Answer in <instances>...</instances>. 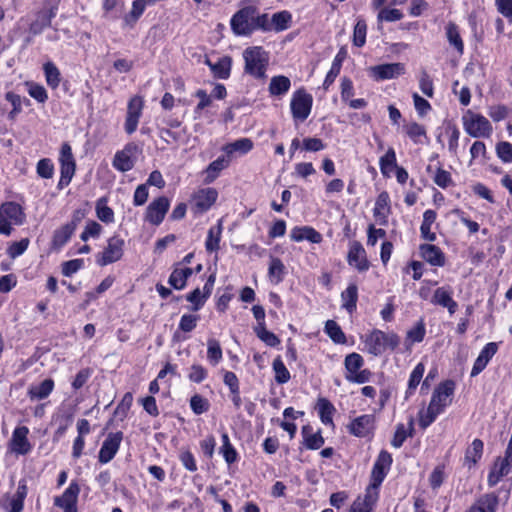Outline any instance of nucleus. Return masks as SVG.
I'll use <instances>...</instances> for the list:
<instances>
[{
  "label": "nucleus",
  "mask_w": 512,
  "mask_h": 512,
  "mask_svg": "<svg viewBox=\"0 0 512 512\" xmlns=\"http://www.w3.org/2000/svg\"><path fill=\"white\" fill-rule=\"evenodd\" d=\"M27 493L28 488L26 482L24 480L19 481L16 493L10 501V509L8 512H22Z\"/></svg>",
  "instance_id": "c85d7f7f"
},
{
  "label": "nucleus",
  "mask_w": 512,
  "mask_h": 512,
  "mask_svg": "<svg viewBox=\"0 0 512 512\" xmlns=\"http://www.w3.org/2000/svg\"><path fill=\"white\" fill-rule=\"evenodd\" d=\"M186 300L193 304L191 308L192 311H198L201 309L207 299L204 298L201 290L196 288L186 296Z\"/></svg>",
  "instance_id": "69168bd1"
},
{
  "label": "nucleus",
  "mask_w": 512,
  "mask_h": 512,
  "mask_svg": "<svg viewBox=\"0 0 512 512\" xmlns=\"http://www.w3.org/2000/svg\"><path fill=\"white\" fill-rule=\"evenodd\" d=\"M43 70L47 84L53 89L57 88L61 80L59 69L52 62H47L44 64Z\"/></svg>",
  "instance_id": "c03bdc74"
},
{
  "label": "nucleus",
  "mask_w": 512,
  "mask_h": 512,
  "mask_svg": "<svg viewBox=\"0 0 512 512\" xmlns=\"http://www.w3.org/2000/svg\"><path fill=\"white\" fill-rule=\"evenodd\" d=\"M313 98L304 89L297 90L291 99V112L295 120L304 121L311 112Z\"/></svg>",
  "instance_id": "39448f33"
},
{
  "label": "nucleus",
  "mask_w": 512,
  "mask_h": 512,
  "mask_svg": "<svg viewBox=\"0 0 512 512\" xmlns=\"http://www.w3.org/2000/svg\"><path fill=\"white\" fill-rule=\"evenodd\" d=\"M255 332L259 339L270 347H275L280 343V339L274 333L268 331L264 323H259V326L255 328Z\"/></svg>",
  "instance_id": "09e8293b"
},
{
  "label": "nucleus",
  "mask_w": 512,
  "mask_h": 512,
  "mask_svg": "<svg viewBox=\"0 0 512 512\" xmlns=\"http://www.w3.org/2000/svg\"><path fill=\"white\" fill-rule=\"evenodd\" d=\"M400 343L399 337L394 333H385L374 330L365 340V345L370 354L381 355L387 348L394 350Z\"/></svg>",
  "instance_id": "f03ea898"
},
{
  "label": "nucleus",
  "mask_w": 512,
  "mask_h": 512,
  "mask_svg": "<svg viewBox=\"0 0 512 512\" xmlns=\"http://www.w3.org/2000/svg\"><path fill=\"white\" fill-rule=\"evenodd\" d=\"M245 72L257 79L265 78L269 62L268 53L260 46L248 47L243 51Z\"/></svg>",
  "instance_id": "f257e3e1"
},
{
  "label": "nucleus",
  "mask_w": 512,
  "mask_h": 512,
  "mask_svg": "<svg viewBox=\"0 0 512 512\" xmlns=\"http://www.w3.org/2000/svg\"><path fill=\"white\" fill-rule=\"evenodd\" d=\"M122 432L110 433L104 440L102 447L99 451V462L108 463L111 461L117 453L120 443L122 441Z\"/></svg>",
  "instance_id": "4468645a"
},
{
  "label": "nucleus",
  "mask_w": 512,
  "mask_h": 512,
  "mask_svg": "<svg viewBox=\"0 0 512 512\" xmlns=\"http://www.w3.org/2000/svg\"><path fill=\"white\" fill-rule=\"evenodd\" d=\"M433 181L437 186L445 189L452 184L451 174L442 168H438L434 174Z\"/></svg>",
  "instance_id": "680f3d73"
},
{
  "label": "nucleus",
  "mask_w": 512,
  "mask_h": 512,
  "mask_svg": "<svg viewBox=\"0 0 512 512\" xmlns=\"http://www.w3.org/2000/svg\"><path fill=\"white\" fill-rule=\"evenodd\" d=\"M345 58H346V50L344 48H341L339 50V52L337 53L332 65H331V68H330L329 72L327 73L326 78L323 82V88L325 90H327L330 87V85L335 81L336 77L339 75L341 66H342V62L344 61Z\"/></svg>",
  "instance_id": "393cba45"
},
{
  "label": "nucleus",
  "mask_w": 512,
  "mask_h": 512,
  "mask_svg": "<svg viewBox=\"0 0 512 512\" xmlns=\"http://www.w3.org/2000/svg\"><path fill=\"white\" fill-rule=\"evenodd\" d=\"M124 240L118 236H113L108 240L107 247L97 259L100 266H106L120 260L123 256Z\"/></svg>",
  "instance_id": "6e6552de"
},
{
  "label": "nucleus",
  "mask_w": 512,
  "mask_h": 512,
  "mask_svg": "<svg viewBox=\"0 0 512 512\" xmlns=\"http://www.w3.org/2000/svg\"><path fill=\"white\" fill-rule=\"evenodd\" d=\"M54 173V166L50 159L43 158L37 164V174L44 178L50 179Z\"/></svg>",
  "instance_id": "052dcab7"
},
{
  "label": "nucleus",
  "mask_w": 512,
  "mask_h": 512,
  "mask_svg": "<svg viewBox=\"0 0 512 512\" xmlns=\"http://www.w3.org/2000/svg\"><path fill=\"white\" fill-rule=\"evenodd\" d=\"M325 332L333 342L337 344L346 343V336L336 321L327 320L325 323Z\"/></svg>",
  "instance_id": "a19ab883"
},
{
  "label": "nucleus",
  "mask_w": 512,
  "mask_h": 512,
  "mask_svg": "<svg viewBox=\"0 0 512 512\" xmlns=\"http://www.w3.org/2000/svg\"><path fill=\"white\" fill-rule=\"evenodd\" d=\"M319 410V416L324 424H332V415L335 412V408L332 403L326 398H319L317 402Z\"/></svg>",
  "instance_id": "79ce46f5"
},
{
  "label": "nucleus",
  "mask_w": 512,
  "mask_h": 512,
  "mask_svg": "<svg viewBox=\"0 0 512 512\" xmlns=\"http://www.w3.org/2000/svg\"><path fill=\"white\" fill-rule=\"evenodd\" d=\"M291 86V81L288 77L279 75L272 77L269 84V92L273 96H280L285 94Z\"/></svg>",
  "instance_id": "f704fd0d"
},
{
  "label": "nucleus",
  "mask_w": 512,
  "mask_h": 512,
  "mask_svg": "<svg viewBox=\"0 0 512 512\" xmlns=\"http://www.w3.org/2000/svg\"><path fill=\"white\" fill-rule=\"evenodd\" d=\"M375 429V416L365 414L355 418L349 425V432L360 438L368 437Z\"/></svg>",
  "instance_id": "f8f14e48"
},
{
  "label": "nucleus",
  "mask_w": 512,
  "mask_h": 512,
  "mask_svg": "<svg viewBox=\"0 0 512 512\" xmlns=\"http://www.w3.org/2000/svg\"><path fill=\"white\" fill-rule=\"evenodd\" d=\"M367 24L364 19H358L353 31V44L362 47L366 42Z\"/></svg>",
  "instance_id": "8fccbe9b"
},
{
  "label": "nucleus",
  "mask_w": 512,
  "mask_h": 512,
  "mask_svg": "<svg viewBox=\"0 0 512 512\" xmlns=\"http://www.w3.org/2000/svg\"><path fill=\"white\" fill-rule=\"evenodd\" d=\"M143 99L140 96H134L130 99L127 107V115L125 121V131L132 134L136 131L139 119L142 114Z\"/></svg>",
  "instance_id": "ddd939ff"
},
{
  "label": "nucleus",
  "mask_w": 512,
  "mask_h": 512,
  "mask_svg": "<svg viewBox=\"0 0 512 512\" xmlns=\"http://www.w3.org/2000/svg\"><path fill=\"white\" fill-rule=\"evenodd\" d=\"M257 9L246 6L237 11L231 19V28L236 35H248L253 31V20Z\"/></svg>",
  "instance_id": "20e7f679"
},
{
  "label": "nucleus",
  "mask_w": 512,
  "mask_h": 512,
  "mask_svg": "<svg viewBox=\"0 0 512 512\" xmlns=\"http://www.w3.org/2000/svg\"><path fill=\"white\" fill-rule=\"evenodd\" d=\"M440 413L437 412V410L435 409H431V407L428 406L427 410L426 411H420L419 412V425L422 429H426L429 425H431L434 420L436 419V417L439 415Z\"/></svg>",
  "instance_id": "e2e57ef3"
},
{
  "label": "nucleus",
  "mask_w": 512,
  "mask_h": 512,
  "mask_svg": "<svg viewBox=\"0 0 512 512\" xmlns=\"http://www.w3.org/2000/svg\"><path fill=\"white\" fill-rule=\"evenodd\" d=\"M96 214L104 223H111L114 221V212L109 206H107V199L105 197L100 198L96 202Z\"/></svg>",
  "instance_id": "49530a36"
},
{
  "label": "nucleus",
  "mask_w": 512,
  "mask_h": 512,
  "mask_svg": "<svg viewBox=\"0 0 512 512\" xmlns=\"http://www.w3.org/2000/svg\"><path fill=\"white\" fill-rule=\"evenodd\" d=\"M478 501L487 512H495L499 503L498 496L495 493H488L481 496Z\"/></svg>",
  "instance_id": "0e129e2a"
},
{
  "label": "nucleus",
  "mask_w": 512,
  "mask_h": 512,
  "mask_svg": "<svg viewBox=\"0 0 512 512\" xmlns=\"http://www.w3.org/2000/svg\"><path fill=\"white\" fill-rule=\"evenodd\" d=\"M391 464H392L391 454L385 450H382L379 453L377 460L373 466V469L371 472V483H374L376 485H381Z\"/></svg>",
  "instance_id": "2eb2a0df"
},
{
  "label": "nucleus",
  "mask_w": 512,
  "mask_h": 512,
  "mask_svg": "<svg viewBox=\"0 0 512 512\" xmlns=\"http://www.w3.org/2000/svg\"><path fill=\"white\" fill-rule=\"evenodd\" d=\"M512 468V459L508 458V455L505 454V457L496 458L492 469L488 475V485L490 487L495 486L502 477L506 476Z\"/></svg>",
  "instance_id": "dca6fc26"
},
{
  "label": "nucleus",
  "mask_w": 512,
  "mask_h": 512,
  "mask_svg": "<svg viewBox=\"0 0 512 512\" xmlns=\"http://www.w3.org/2000/svg\"><path fill=\"white\" fill-rule=\"evenodd\" d=\"M113 166L121 172H127L133 168L134 162L131 159L128 147L115 154Z\"/></svg>",
  "instance_id": "4c0bfd02"
},
{
  "label": "nucleus",
  "mask_w": 512,
  "mask_h": 512,
  "mask_svg": "<svg viewBox=\"0 0 512 512\" xmlns=\"http://www.w3.org/2000/svg\"><path fill=\"white\" fill-rule=\"evenodd\" d=\"M84 264L83 259H73L62 263V274L64 276L70 277L78 270L82 268Z\"/></svg>",
  "instance_id": "774afa93"
},
{
  "label": "nucleus",
  "mask_w": 512,
  "mask_h": 512,
  "mask_svg": "<svg viewBox=\"0 0 512 512\" xmlns=\"http://www.w3.org/2000/svg\"><path fill=\"white\" fill-rule=\"evenodd\" d=\"M348 262L354 265L359 271H366L369 268V262L366 258V252L361 243L355 241L352 243L348 252Z\"/></svg>",
  "instance_id": "aec40b11"
},
{
  "label": "nucleus",
  "mask_w": 512,
  "mask_h": 512,
  "mask_svg": "<svg viewBox=\"0 0 512 512\" xmlns=\"http://www.w3.org/2000/svg\"><path fill=\"white\" fill-rule=\"evenodd\" d=\"M28 244H29V240L27 238H24V239H21L20 241L18 242H13L8 250H7V253L8 255L14 259L20 255H22L25 250L27 249L28 247Z\"/></svg>",
  "instance_id": "338daca9"
},
{
  "label": "nucleus",
  "mask_w": 512,
  "mask_h": 512,
  "mask_svg": "<svg viewBox=\"0 0 512 512\" xmlns=\"http://www.w3.org/2000/svg\"><path fill=\"white\" fill-rule=\"evenodd\" d=\"M230 160L228 156H220L213 162H211L206 168V183L213 182L219 175V173L229 166Z\"/></svg>",
  "instance_id": "a878e982"
},
{
  "label": "nucleus",
  "mask_w": 512,
  "mask_h": 512,
  "mask_svg": "<svg viewBox=\"0 0 512 512\" xmlns=\"http://www.w3.org/2000/svg\"><path fill=\"white\" fill-rule=\"evenodd\" d=\"M403 17V14L400 10L398 9H388V8H383L380 10V12L378 13V21L382 22V21H386V22H394V21H398V20H401Z\"/></svg>",
  "instance_id": "bf43d9fd"
},
{
  "label": "nucleus",
  "mask_w": 512,
  "mask_h": 512,
  "mask_svg": "<svg viewBox=\"0 0 512 512\" xmlns=\"http://www.w3.org/2000/svg\"><path fill=\"white\" fill-rule=\"evenodd\" d=\"M455 383L452 380H446L440 383L434 390L429 407L441 413L451 403V396L454 393Z\"/></svg>",
  "instance_id": "423d86ee"
},
{
  "label": "nucleus",
  "mask_w": 512,
  "mask_h": 512,
  "mask_svg": "<svg viewBox=\"0 0 512 512\" xmlns=\"http://www.w3.org/2000/svg\"><path fill=\"white\" fill-rule=\"evenodd\" d=\"M59 160L61 164V178L59 181V185H67L71 181L76 168L75 160L72 154V149L68 143H64L62 145Z\"/></svg>",
  "instance_id": "1a4fd4ad"
},
{
  "label": "nucleus",
  "mask_w": 512,
  "mask_h": 512,
  "mask_svg": "<svg viewBox=\"0 0 512 512\" xmlns=\"http://www.w3.org/2000/svg\"><path fill=\"white\" fill-rule=\"evenodd\" d=\"M74 230L72 225H63L59 229L54 231L52 238V249L60 250L71 238Z\"/></svg>",
  "instance_id": "cd10ccee"
},
{
  "label": "nucleus",
  "mask_w": 512,
  "mask_h": 512,
  "mask_svg": "<svg viewBox=\"0 0 512 512\" xmlns=\"http://www.w3.org/2000/svg\"><path fill=\"white\" fill-rule=\"evenodd\" d=\"M80 487L76 482H71L69 487L61 496L55 497L54 505L63 509L64 512H77V499Z\"/></svg>",
  "instance_id": "9b49d317"
},
{
  "label": "nucleus",
  "mask_w": 512,
  "mask_h": 512,
  "mask_svg": "<svg viewBox=\"0 0 512 512\" xmlns=\"http://www.w3.org/2000/svg\"><path fill=\"white\" fill-rule=\"evenodd\" d=\"M484 444L480 439H474L471 445L465 451V464L470 469L481 458L483 453Z\"/></svg>",
  "instance_id": "bb28decb"
},
{
  "label": "nucleus",
  "mask_w": 512,
  "mask_h": 512,
  "mask_svg": "<svg viewBox=\"0 0 512 512\" xmlns=\"http://www.w3.org/2000/svg\"><path fill=\"white\" fill-rule=\"evenodd\" d=\"M290 238L295 242L307 240L315 244H319L323 240L322 235L310 226L294 227L291 230Z\"/></svg>",
  "instance_id": "4be33fe9"
},
{
  "label": "nucleus",
  "mask_w": 512,
  "mask_h": 512,
  "mask_svg": "<svg viewBox=\"0 0 512 512\" xmlns=\"http://www.w3.org/2000/svg\"><path fill=\"white\" fill-rule=\"evenodd\" d=\"M190 406L195 414L201 415L208 411L210 404L206 398L199 394H195L190 399Z\"/></svg>",
  "instance_id": "864d4df0"
},
{
  "label": "nucleus",
  "mask_w": 512,
  "mask_h": 512,
  "mask_svg": "<svg viewBox=\"0 0 512 512\" xmlns=\"http://www.w3.org/2000/svg\"><path fill=\"white\" fill-rule=\"evenodd\" d=\"M363 363H364V361L360 354L355 353V352L348 354L345 357V361H344L345 368L348 372V375L354 374L358 370H360V368L363 366Z\"/></svg>",
  "instance_id": "603ef678"
},
{
  "label": "nucleus",
  "mask_w": 512,
  "mask_h": 512,
  "mask_svg": "<svg viewBox=\"0 0 512 512\" xmlns=\"http://www.w3.org/2000/svg\"><path fill=\"white\" fill-rule=\"evenodd\" d=\"M397 167L396 154L393 148H389L385 155L380 158V169L383 175H387L388 172Z\"/></svg>",
  "instance_id": "3c124183"
},
{
  "label": "nucleus",
  "mask_w": 512,
  "mask_h": 512,
  "mask_svg": "<svg viewBox=\"0 0 512 512\" xmlns=\"http://www.w3.org/2000/svg\"><path fill=\"white\" fill-rule=\"evenodd\" d=\"M421 257L432 266L445 265V255L442 250L432 244H422L419 247Z\"/></svg>",
  "instance_id": "412c9836"
},
{
  "label": "nucleus",
  "mask_w": 512,
  "mask_h": 512,
  "mask_svg": "<svg viewBox=\"0 0 512 512\" xmlns=\"http://www.w3.org/2000/svg\"><path fill=\"white\" fill-rule=\"evenodd\" d=\"M341 299L343 301V308L349 313H352L356 309L358 300V288L355 284H350L346 290L341 293Z\"/></svg>",
  "instance_id": "c9c22d12"
},
{
  "label": "nucleus",
  "mask_w": 512,
  "mask_h": 512,
  "mask_svg": "<svg viewBox=\"0 0 512 512\" xmlns=\"http://www.w3.org/2000/svg\"><path fill=\"white\" fill-rule=\"evenodd\" d=\"M436 220V212L434 210H426L423 214V221L420 227L421 236L428 241H435L436 235L431 232V225Z\"/></svg>",
  "instance_id": "473e14b6"
},
{
  "label": "nucleus",
  "mask_w": 512,
  "mask_h": 512,
  "mask_svg": "<svg viewBox=\"0 0 512 512\" xmlns=\"http://www.w3.org/2000/svg\"><path fill=\"white\" fill-rule=\"evenodd\" d=\"M192 273L193 270L191 268L174 269L168 282L173 288L181 290L186 286V282Z\"/></svg>",
  "instance_id": "72a5a7b5"
},
{
  "label": "nucleus",
  "mask_w": 512,
  "mask_h": 512,
  "mask_svg": "<svg viewBox=\"0 0 512 512\" xmlns=\"http://www.w3.org/2000/svg\"><path fill=\"white\" fill-rule=\"evenodd\" d=\"M207 357L213 365L218 364L222 359V349L217 340L210 339L208 341Z\"/></svg>",
  "instance_id": "5fc2aeb1"
},
{
  "label": "nucleus",
  "mask_w": 512,
  "mask_h": 512,
  "mask_svg": "<svg viewBox=\"0 0 512 512\" xmlns=\"http://www.w3.org/2000/svg\"><path fill=\"white\" fill-rule=\"evenodd\" d=\"M379 487L380 485L370 483L366 488L364 499H361V502L373 508L379 497Z\"/></svg>",
  "instance_id": "4d7b16f0"
},
{
  "label": "nucleus",
  "mask_w": 512,
  "mask_h": 512,
  "mask_svg": "<svg viewBox=\"0 0 512 512\" xmlns=\"http://www.w3.org/2000/svg\"><path fill=\"white\" fill-rule=\"evenodd\" d=\"M222 233V221L219 220L218 224L208 230L205 248L208 252H215L220 249V240Z\"/></svg>",
  "instance_id": "2f4dec72"
},
{
  "label": "nucleus",
  "mask_w": 512,
  "mask_h": 512,
  "mask_svg": "<svg viewBox=\"0 0 512 512\" xmlns=\"http://www.w3.org/2000/svg\"><path fill=\"white\" fill-rule=\"evenodd\" d=\"M54 388V382L52 379H45L38 386H32L28 390V396L31 400L34 399H45L47 398Z\"/></svg>",
  "instance_id": "7c9ffc66"
},
{
  "label": "nucleus",
  "mask_w": 512,
  "mask_h": 512,
  "mask_svg": "<svg viewBox=\"0 0 512 512\" xmlns=\"http://www.w3.org/2000/svg\"><path fill=\"white\" fill-rule=\"evenodd\" d=\"M6 217L16 225L23 223L25 214L22 211V207L15 202H6L0 207V217Z\"/></svg>",
  "instance_id": "b1692460"
},
{
  "label": "nucleus",
  "mask_w": 512,
  "mask_h": 512,
  "mask_svg": "<svg viewBox=\"0 0 512 512\" xmlns=\"http://www.w3.org/2000/svg\"><path fill=\"white\" fill-rule=\"evenodd\" d=\"M169 206V199L165 196L154 199L146 208L145 220L152 225H160L169 210Z\"/></svg>",
  "instance_id": "0eeeda50"
},
{
  "label": "nucleus",
  "mask_w": 512,
  "mask_h": 512,
  "mask_svg": "<svg viewBox=\"0 0 512 512\" xmlns=\"http://www.w3.org/2000/svg\"><path fill=\"white\" fill-rule=\"evenodd\" d=\"M29 433V430L26 426L17 427L11 438V450L15 452L16 454L25 455L27 454L30 449L31 445L27 439V435Z\"/></svg>",
  "instance_id": "6ab92c4d"
},
{
  "label": "nucleus",
  "mask_w": 512,
  "mask_h": 512,
  "mask_svg": "<svg viewBox=\"0 0 512 512\" xmlns=\"http://www.w3.org/2000/svg\"><path fill=\"white\" fill-rule=\"evenodd\" d=\"M311 428L309 425L302 427V435L304 438V445L307 449L317 450L324 444V438L320 432L310 434Z\"/></svg>",
  "instance_id": "e433bc0d"
},
{
  "label": "nucleus",
  "mask_w": 512,
  "mask_h": 512,
  "mask_svg": "<svg viewBox=\"0 0 512 512\" xmlns=\"http://www.w3.org/2000/svg\"><path fill=\"white\" fill-rule=\"evenodd\" d=\"M431 302L435 305L442 306L448 309L452 315L456 312L458 304L452 298V289L449 286L439 287L434 291Z\"/></svg>",
  "instance_id": "a211bd4d"
},
{
  "label": "nucleus",
  "mask_w": 512,
  "mask_h": 512,
  "mask_svg": "<svg viewBox=\"0 0 512 512\" xmlns=\"http://www.w3.org/2000/svg\"><path fill=\"white\" fill-rule=\"evenodd\" d=\"M253 148V142L249 138H241L232 143H229L223 147V151L227 154V156L233 154L234 152H239L240 154H246Z\"/></svg>",
  "instance_id": "58836bf2"
},
{
  "label": "nucleus",
  "mask_w": 512,
  "mask_h": 512,
  "mask_svg": "<svg viewBox=\"0 0 512 512\" xmlns=\"http://www.w3.org/2000/svg\"><path fill=\"white\" fill-rule=\"evenodd\" d=\"M200 316L197 314H184L179 322V329L185 333L191 332L197 326Z\"/></svg>",
  "instance_id": "6e6d98bb"
},
{
  "label": "nucleus",
  "mask_w": 512,
  "mask_h": 512,
  "mask_svg": "<svg viewBox=\"0 0 512 512\" xmlns=\"http://www.w3.org/2000/svg\"><path fill=\"white\" fill-rule=\"evenodd\" d=\"M445 30L449 44L453 46L459 54H463L464 43L461 38L458 26L454 22H449L446 25Z\"/></svg>",
  "instance_id": "c756f323"
},
{
  "label": "nucleus",
  "mask_w": 512,
  "mask_h": 512,
  "mask_svg": "<svg viewBox=\"0 0 512 512\" xmlns=\"http://www.w3.org/2000/svg\"><path fill=\"white\" fill-rule=\"evenodd\" d=\"M55 17L53 8L41 10L36 14V19L30 24L29 32L32 35H38L47 27L51 26L52 19Z\"/></svg>",
  "instance_id": "5701e85b"
},
{
  "label": "nucleus",
  "mask_w": 512,
  "mask_h": 512,
  "mask_svg": "<svg viewBox=\"0 0 512 512\" xmlns=\"http://www.w3.org/2000/svg\"><path fill=\"white\" fill-rule=\"evenodd\" d=\"M291 22V14L288 11L274 13L271 18L272 29L280 32L288 29Z\"/></svg>",
  "instance_id": "a18cd8bd"
},
{
  "label": "nucleus",
  "mask_w": 512,
  "mask_h": 512,
  "mask_svg": "<svg viewBox=\"0 0 512 512\" xmlns=\"http://www.w3.org/2000/svg\"><path fill=\"white\" fill-rule=\"evenodd\" d=\"M218 196L214 188L201 189L193 196V206L195 212L203 213L207 211L216 201Z\"/></svg>",
  "instance_id": "f3484780"
},
{
  "label": "nucleus",
  "mask_w": 512,
  "mask_h": 512,
  "mask_svg": "<svg viewBox=\"0 0 512 512\" xmlns=\"http://www.w3.org/2000/svg\"><path fill=\"white\" fill-rule=\"evenodd\" d=\"M463 123L467 134L474 138H488L493 132V127L486 117L470 110L463 117Z\"/></svg>",
  "instance_id": "7ed1b4c3"
},
{
  "label": "nucleus",
  "mask_w": 512,
  "mask_h": 512,
  "mask_svg": "<svg viewBox=\"0 0 512 512\" xmlns=\"http://www.w3.org/2000/svg\"><path fill=\"white\" fill-rule=\"evenodd\" d=\"M369 72L377 81L394 79L405 73V65L403 63H386L370 67Z\"/></svg>",
  "instance_id": "9d476101"
},
{
  "label": "nucleus",
  "mask_w": 512,
  "mask_h": 512,
  "mask_svg": "<svg viewBox=\"0 0 512 512\" xmlns=\"http://www.w3.org/2000/svg\"><path fill=\"white\" fill-rule=\"evenodd\" d=\"M146 7L144 0H135L132 3V9L128 15L125 16L124 21L127 25L133 27L140 16L143 14Z\"/></svg>",
  "instance_id": "de8ad7c7"
},
{
  "label": "nucleus",
  "mask_w": 512,
  "mask_h": 512,
  "mask_svg": "<svg viewBox=\"0 0 512 512\" xmlns=\"http://www.w3.org/2000/svg\"><path fill=\"white\" fill-rule=\"evenodd\" d=\"M497 156L505 163L512 162V144L501 141L496 145Z\"/></svg>",
  "instance_id": "13d9d810"
},
{
  "label": "nucleus",
  "mask_w": 512,
  "mask_h": 512,
  "mask_svg": "<svg viewBox=\"0 0 512 512\" xmlns=\"http://www.w3.org/2000/svg\"><path fill=\"white\" fill-rule=\"evenodd\" d=\"M232 59L229 56L220 58L212 66V73L215 78L227 79L230 76Z\"/></svg>",
  "instance_id": "ea45409f"
},
{
  "label": "nucleus",
  "mask_w": 512,
  "mask_h": 512,
  "mask_svg": "<svg viewBox=\"0 0 512 512\" xmlns=\"http://www.w3.org/2000/svg\"><path fill=\"white\" fill-rule=\"evenodd\" d=\"M272 368L275 373V381L278 384H285L287 383L290 378V372L284 365L282 359L280 356L276 357L272 363Z\"/></svg>",
  "instance_id": "37998d69"
}]
</instances>
